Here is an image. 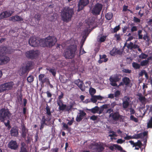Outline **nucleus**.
I'll list each match as a JSON object with an SVG mask.
<instances>
[{
  "instance_id": "36",
  "label": "nucleus",
  "mask_w": 152,
  "mask_h": 152,
  "mask_svg": "<svg viewBox=\"0 0 152 152\" xmlns=\"http://www.w3.org/2000/svg\"><path fill=\"white\" fill-rule=\"evenodd\" d=\"M117 50V49L116 48H113V49L110 51V55L113 56H115Z\"/></svg>"
},
{
  "instance_id": "31",
  "label": "nucleus",
  "mask_w": 152,
  "mask_h": 152,
  "mask_svg": "<svg viewBox=\"0 0 152 152\" xmlns=\"http://www.w3.org/2000/svg\"><path fill=\"white\" fill-rule=\"evenodd\" d=\"M134 24L133 23H132L130 24V26H131V32L132 33H133L134 32L136 31H137L138 28L137 26H133L134 25Z\"/></svg>"
},
{
  "instance_id": "19",
  "label": "nucleus",
  "mask_w": 152,
  "mask_h": 152,
  "mask_svg": "<svg viewBox=\"0 0 152 152\" xmlns=\"http://www.w3.org/2000/svg\"><path fill=\"white\" fill-rule=\"evenodd\" d=\"M13 12H10V11H5L0 14V20L11 16Z\"/></svg>"
},
{
  "instance_id": "5",
  "label": "nucleus",
  "mask_w": 152,
  "mask_h": 152,
  "mask_svg": "<svg viewBox=\"0 0 152 152\" xmlns=\"http://www.w3.org/2000/svg\"><path fill=\"white\" fill-rule=\"evenodd\" d=\"M39 53V51L38 50H31L26 52L25 55L27 58L33 60L38 57Z\"/></svg>"
},
{
  "instance_id": "7",
  "label": "nucleus",
  "mask_w": 152,
  "mask_h": 152,
  "mask_svg": "<svg viewBox=\"0 0 152 152\" xmlns=\"http://www.w3.org/2000/svg\"><path fill=\"white\" fill-rule=\"evenodd\" d=\"M103 8V5L99 3L93 6L91 8V12L94 15H99Z\"/></svg>"
},
{
  "instance_id": "42",
  "label": "nucleus",
  "mask_w": 152,
  "mask_h": 152,
  "mask_svg": "<svg viewBox=\"0 0 152 152\" xmlns=\"http://www.w3.org/2000/svg\"><path fill=\"white\" fill-rule=\"evenodd\" d=\"M109 133H112V134H109L108 136L110 137H117L118 136L117 134H116V132L113 131H110L109 132Z\"/></svg>"
},
{
  "instance_id": "11",
  "label": "nucleus",
  "mask_w": 152,
  "mask_h": 152,
  "mask_svg": "<svg viewBox=\"0 0 152 152\" xmlns=\"http://www.w3.org/2000/svg\"><path fill=\"white\" fill-rule=\"evenodd\" d=\"M39 39L35 37H30L28 41L29 45L34 47L39 46Z\"/></svg>"
},
{
  "instance_id": "55",
  "label": "nucleus",
  "mask_w": 152,
  "mask_h": 152,
  "mask_svg": "<svg viewBox=\"0 0 152 152\" xmlns=\"http://www.w3.org/2000/svg\"><path fill=\"white\" fill-rule=\"evenodd\" d=\"M124 140H123L121 139H119L117 140L116 142L117 143L121 144L125 142Z\"/></svg>"
},
{
  "instance_id": "50",
  "label": "nucleus",
  "mask_w": 152,
  "mask_h": 152,
  "mask_svg": "<svg viewBox=\"0 0 152 152\" xmlns=\"http://www.w3.org/2000/svg\"><path fill=\"white\" fill-rule=\"evenodd\" d=\"M121 94V92L120 91L117 90L116 91H115L114 93V96L115 97H119V95Z\"/></svg>"
},
{
  "instance_id": "27",
  "label": "nucleus",
  "mask_w": 152,
  "mask_h": 152,
  "mask_svg": "<svg viewBox=\"0 0 152 152\" xmlns=\"http://www.w3.org/2000/svg\"><path fill=\"white\" fill-rule=\"evenodd\" d=\"M27 132L28 130L26 129L25 126H23L22 130V136L23 138L26 139Z\"/></svg>"
},
{
  "instance_id": "53",
  "label": "nucleus",
  "mask_w": 152,
  "mask_h": 152,
  "mask_svg": "<svg viewBox=\"0 0 152 152\" xmlns=\"http://www.w3.org/2000/svg\"><path fill=\"white\" fill-rule=\"evenodd\" d=\"M133 21L136 23H139L140 22V19L136 17H134L133 18Z\"/></svg>"
},
{
  "instance_id": "9",
  "label": "nucleus",
  "mask_w": 152,
  "mask_h": 152,
  "mask_svg": "<svg viewBox=\"0 0 152 152\" xmlns=\"http://www.w3.org/2000/svg\"><path fill=\"white\" fill-rule=\"evenodd\" d=\"M121 76L119 74H116L111 76L109 78L110 82V84L114 87H116L118 88V86L116 83L119 82L121 80Z\"/></svg>"
},
{
  "instance_id": "63",
  "label": "nucleus",
  "mask_w": 152,
  "mask_h": 152,
  "mask_svg": "<svg viewBox=\"0 0 152 152\" xmlns=\"http://www.w3.org/2000/svg\"><path fill=\"white\" fill-rule=\"evenodd\" d=\"M128 6H126L125 5H124L123 7V12H126L127 11L128 9Z\"/></svg>"
},
{
  "instance_id": "26",
  "label": "nucleus",
  "mask_w": 152,
  "mask_h": 152,
  "mask_svg": "<svg viewBox=\"0 0 152 152\" xmlns=\"http://www.w3.org/2000/svg\"><path fill=\"white\" fill-rule=\"evenodd\" d=\"M129 142L130 143L131 145H133V147L137 146L139 147H141L142 145L141 141L139 140H138L137 142L135 143L134 142V141L132 140L130 141Z\"/></svg>"
},
{
  "instance_id": "15",
  "label": "nucleus",
  "mask_w": 152,
  "mask_h": 152,
  "mask_svg": "<svg viewBox=\"0 0 152 152\" xmlns=\"http://www.w3.org/2000/svg\"><path fill=\"white\" fill-rule=\"evenodd\" d=\"M123 108L125 109L129 107L130 102V98L128 96H125L122 99Z\"/></svg>"
},
{
  "instance_id": "18",
  "label": "nucleus",
  "mask_w": 152,
  "mask_h": 152,
  "mask_svg": "<svg viewBox=\"0 0 152 152\" xmlns=\"http://www.w3.org/2000/svg\"><path fill=\"white\" fill-rule=\"evenodd\" d=\"M33 66V62L32 61H28L26 64L25 67L23 68L22 72L23 73H26L32 68Z\"/></svg>"
},
{
  "instance_id": "60",
  "label": "nucleus",
  "mask_w": 152,
  "mask_h": 152,
  "mask_svg": "<svg viewBox=\"0 0 152 152\" xmlns=\"http://www.w3.org/2000/svg\"><path fill=\"white\" fill-rule=\"evenodd\" d=\"M97 117L95 115H93L90 117V119L93 121H94L96 120L97 119Z\"/></svg>"
},
{
  "instance_id": "57",
  "label": "nucleus",
  "mask_w": 152,
  "mask_h": 152,
  "mask_svg": "<svg viewBox=\"0 0 152 152\" xmlns=\"http://www.w3.org/2000/svg\"><path fill=\"white\" fill-rule=\"evenodd\" d=\"M27 144L30 143L31 142L30 137L29 136H28L25 140Z\"/></svg>"
},
{
  "instance_id": "6",
  "label": "nucleus",
  "mask_w": 152,
  "mask_h": 152,
  "mask_svg": "<svg viewBox=\"0 0 152 152\" xmlns=\"http://www.w3.org/2000/svg\"><path fill=\"white\" fill-rule=\"evenodd\" d=\"M89 148L93 152H102L104 149L103 145L99 144L97 142L91 143Z\"/></svg>"
},
{
  "instance_id": "4",
  "label": "nucleus",
  "mask_w": 152,
  "mask_h": 152,
  "mask_svg": "<svg viewBox=\"0 0 152 152\" xmlns=\"http://www.w3.org/2000/svg\"><path fill=\"white\" fill-rule=\"evenodd\" d=\"M11 114L7 108H3L0 110V120L1 122L4 123L6 126L10 125V119Z\"/></svg>"
},
{
  "instance_id": "43",
  "label": "nucleus",
  "mask_w": 152,
  "mask_h": 152,
  "mask_svg": "<svg viewBox=\"0 0 152 152\" xmlns=\"http://www.w3.org/2000/svg\"><path fill=\"white\" fill-rule=\"evenodd\" d=\"M89 93L92 96L96 93V90L94 88H91L89 89Z\"/></svg>"
},
{
  "instance_id": "35",
  "label": "nucleus",
  "mask_w": 152,
  "mask_h": 152,
  "mask_svg": "<svg viewBox=\"0 0 152 152\" xmlns=\"http://www.w3.org/2000/svg\"><path fill=\"white\" fill-rule=\"evenodd\" d=\"M114 146L115 149H117L118 151H120L121 152L123 151V149L120 145L118 144H114Z\"/></svg>"
},
{
  "instance_id": "46",
  "label": "nucleus",
  "mask_w": 152,
  "mask_h": 152,
  "mask_svg": "<svg viewBox=\"0 0 152 152\" xmlns=\"http://www.w3.org/2000/svg\"><path fill=\"white\" fill-rule=\"evenodd\" d=\"M133 43L131 42L127 44L126 47L128 49H133Z\"/></svg>"
},
{
  "instance_id": "34",
  "label": "nucleus",
  "mask_w": 152,
  "mask_h": 152,
  "mask_svg": "<svg viewBox=\"0 0 152 152\" xmlns=\"http://www.w3.org/2000/svg\"><path fill=\"white\" fill-rule=\"evenodd\" d=\"M89 110L91 111V112L93 113H95L99 111V108L98 106H96L94 108H92L91 109H90Z\"/></svg>"
},
{
  "instance_id": "59",
  "label": "nucleus",
  "mask_w": 152,
  "mask_h": 152,
  "mask_svg": "<svg viewBox=\"0 0 152 152\" xmlns=\"http://www.w3.org/2000/svg\"><path fill=\"white\" fill-rule=\"evenodd\" d=\"M120 29V26H115L114 28L113 31L114 33L117 32Z\"/></svg>"
},
{
  "instance_id": "54",
  "label": "nucleus",
  "mask_w": 152,
  "mask_h": 152,
  "mask_svg": "<svg viewBox=\"0 0 152 152\" xmlns=\"http://www.w3.org/2000/svg\"><path fill=\"white\" fill-rule=\"evenodd\" d=\"M106 39V37L103 36L100 38L99 41L101 42H103L105 41Z\"/></svg>"
},
{
  "instance_id": "25",
  "label": "nucleus",
  "mask_w": 152,
  "mask_h": 152,
  "mask_svg": "<svg viewBox=\"0 0 152 152\" xmlns=\"http://www.w3.org/2000/svg\"><path fill=\"white\" fill-rule=\"evenodd\" d=\"M100 59L98 61V63L101 64L102 62H106L107 61L108 58H107V56L105 54L102 55H99Z\"/></svg>"
},
{
  "instance_id": "61",
  "label": "nucleus",
  "mask_w": 152,
  "mask_h": 152,
  "mask_svg": "<svg viewBox=\"0 0 152 152\" xmlns=\"http://www.w3.org/2000/svg\"><path fill=\"white\" fill-rule=\"evenodd\" d=\"M124 139L126 140H129L132 139H133L132 136H129L127 135L124 137Z\"/></svg>"
},
{
  "instance_id": "28",
  "label": "nucleus",
  "mask_w": 152,
  "mask_h": 152,
  "mask_svg": "<svg viewBox=\"0 0 152 152\" xmlns=\"http://www.w3.org/2000/svg\"><path fill=\"white\" fill-rule=\"evenodd\" d=\"M7 48L5 46H0V55H2L4 53H7L6 50Z\"/></svg>"
},
{
  "instance_id": "62",
  "label": "nucleus",
  "mask_w": 152,
  "mask_h": 152,
  "mask_svg": "<svg viewBox=\"0 0 152 152\" xmlns=\"http://www.w3.org/2000/svg\"><path fill=\"white\" fill-rule=\"evenodd\" d=\"M49 81V79L47 77H45L44 78L42 81L41 82V83L43 84L44 83H45L46 82Z\"/></svg>"
},
{
  "instance_id": "3",
  "label": "nucleus",
  "mask_w": 152,
  "mask_h": 152,
  "mask_svg": "<svg viewBox=\"0 0 152 152\" xmlns=\"http://www.w3.org/2000/svg\"><path fill=\"white\" fill-rule=\"evenodd\" d=\"M74 15V9L69 7H64L61 10V14L62 20L66 22L70 21Z\"/></svg>"
},
{
  "instance_id": "41",
  "label": "nucleus",
  "mask_w": 152,
  "mask_h": 152,
  "mask_svg": "<svg viewBox=\"0 0 152 152\" xmlns=\"http://www.w3.org/2000/svg\"><path fill=\"white\" fill-rule=\"evenodd\" d=\"M149 61L146 60H143L140 62V65L142 66H144L148 64Z\"/></svg>"
},
{
  "instance_id": "1",
  "label": "nucleus",
  "mask_w": 152,
  "mask_h": 152,
  "mask_svg": "<svg viewBox=\"0 0 152 152\" xmlns=\"http://www.w3.org/2000/svg\"><path fill=\"white\" fill-rule=\"evenodd\" d=\"M46 112L45 115H42L40 119V129H43L45 126H48L50 121L52 117V112L50 108L47 104L45 108Z\"/></svg>"
},
{
  "instance_id": "56",
  "label": "nucleus",
  "mask_w": 152,
  "mask_h": 152,
  "mask_svg": "<svg viewBox=\"0 0 152 152\" xmlns=\"http://www.w3.org/2000/svg\"><path fill=\"white\" fill-rule=\"evenodd\" d=\"M146 71L145 70H142L139 73V76L140 77H142L144 75V73H145Z\"/></svg>"
},
{
  "instance_id": "13",
  "label": "nucleus",
  "mask_w": 152,
  "mask_h": 152,
  "mask_svg": "<svg viewBox=\"0 0 152 152\" xmlns=\"http://www.w3.org/2000/svg\"><path fill=\"white\" fill-rule=\"evenodd\" d=\"M89 2V0H80L78 4L77 11L82 10L84 7L87 5Z\"/></svg>"
},
{
  "instance_id": "32",
  "label": "nucleus",
  "mask_w": 152,
  "mask_h": 152,
  "mask_svg": "<svg viewBox=\"0 0 152 152\" xmlns=\"http://www.w3.org/2000/svg\"><path fill=\"white\" fill-rule=\"evenodd\" d=\"M46 69L51 73L53 76H55L56 74V72L55 69L47 68H46Z\"/></svg>"
},
{
  "instance_id": "17",
  "label": "nucleus",
  "mask_w": 152,
  "mask_h": 152,
  "mask_svg": "<svg viewBox=\"0 0 152 152\" xmlns=\"http://www.w3.org/2000/svg\"><path fill=\"white\" fill-rule=\"evenodd\" d=\"M76 118V121L77 122L81 121L86 115V113L83 110H80Z\"/></svg>"
},
{
  "instance_id": "45",
  "label": "nucleus",
  "mask_w": 152,
  "mask_h": 152,
  "mask_svg": "<svg viewBox=\"0 0 152 152\" xmlns=\"http://www.w3.org/2000/svg\"><path fill=\"white\" fill-rule=\"evenodd\" d=\"M34 77L32 75L29 76L27 78V80L29 83H31L34 80Z\"/></svg>"
},
{
  "instance_id": "22",
  "label": "nucleus",
  "mask_w": 152,
  "mask_h": 152,
  "mask_svg": "<svg viewBox=\"0 0 152 152\" xmlns=\"http://www.w3.org/2000/svg\"><path fill=\"white\" fill-rule=\"evenodd\" d=\"M39 46L45 47H48L47 41L46 38L45 39H42L39 40Z\"/></svg>"
},
{
  "instance_id": "51",
  "label": "nucleus",
  "mask_w": 152,
  "mask_h": 152,
  "mask_svg": "<svg viewBox=\"0 0 152 152\" xmlns=\"http://www.w3.org/2000/svg\"><path fill=\"white\" fill-rule=\"evenodd\" d=\"M45 76V75L44 74H41L39 75L38 76V79L39 81L41 82L44 78Z\"/></svg>"
},
{
  "instance_id": "12",
  "label": "nucleus",
  "mask_w": 152,
  "mask_h": 152,
  "mask_svg": "<svg viewBox=\"0 0 152 152\" xmlns=\"http://www.w3.org/2000/svg\"><path fill=\"white\" fill-rule=\"evenodd\" d=\"M47 41L48 47H52L57 42V39L54 36H49L46 37Z\"/></svg>"
},
{
  "instance_id": "14",
  "label": "nucleus",
  "mask_w": 152,
  "mask_h": 152,
  "mask_svg": "<svg viewBox=\"0 0 152 152\" xmlns=\"http://www.w3.org/2000/svg\"><path fill=\"white\" fill-rule=\"evenodd\" d=\"M131 80L129 78L127 77H124L122 79V81L120 82L118 86V88L121 86H128L130 84Z\"/></svg>"
},
{
  "instance_id": "29",
  "label": "nucleus",
  "mask_w": 152,
  "mask_h": 152,
  "mask_svg": "<svg viewBox=\"0 0 152 152\" xmlns=\"http://www.w3.org/2000/svg\"><path fill=\"white\" fill-rule=\"evenodd\" d=\"M138 99L141 102L142 104H145L146 99L143 96L141 95L139 96Z\"/></svg>"
},
{
  "instance_id": "48",
  "label": "nucleus",
  "mask_w": 152,
  "mask_h": 152,
  "mask_svg": "<svg viewBox=\"0 0 152 152\" xmlns=\"http://www.w3.org/2000/svg\"><path fill=\"white\" fill-rule=\"evenodd\" d=\"M115 37L116 38L117 41H120L121 39V36L119 34H116L114 35Z\"/></svg>"
},
{
  "instance_id": "16",
  "label": "nucleus",
  "mask_w": 152,
  "mask_h": 152,
  "mask_svg": "<svg viewBox=\"0 0 152 152\" xmlns=\"http://www.w3.org/2000/svg\"><path fill=\"white\" fill-rule=\"evenodd\" d=\"M7 146L9 148L16 150L18 148V145L16 141L11 140L8 143Z\"/></svg>"
},
{
  "instance_id": "21",
  "label": "nucleus",
  "mask_w": 152,
  "mask_h": 152,
  "mask_svg": "<svg viewBox=\"0 0 152 152\" xmlns=\"http://www.w3.org/2000/svg\"><path fill=\"white\" fill-rule=\"evenodd\" d=\"M74 83L76 85L83 91H85V88L83 87V81H81L80 79L75 80L74 81Z\"/></svg>"
},
{
  "instance_id": "39",
  "label": "nucleus",
  "mask_w": 152,
  "mask_h": 152,
  "mask_svg": "<svg viewBox=\"0 0 152 152\" xmlns=\"http://www.w3.org/2000/svg\"><path fill=\"white\" fill-rule=\"evenodd\" d=\"M147 127L148 128H152V116L151 117L150 120L147 123Z\"/></svg>"
},
{
  "instance_id": "20",
  "label": "nucleus",
  "mask_w": 152,
  "mask_h": 152,
  "mask_svg": "<svg viewBox=\"0 0 152 152\" xmlns=\"http://www.w3.org/2000/svg\"><path fill=\"white\" fill-rule=\"evenodd\" d=\"M1 65L8 63L10 61L9 57L4 55H0Z\"/></svg>"
},
{
  "instance_id": "30",
  "label": "nucleus",
  "mask_w": 152,
  "mask_h": 152,
  "mask_svg": "<svg viewBox=\"0 0 152 152\" xmlns=\"http://www.w3.org/2000/svg\"><path fill=\"white\" fill-rule=\"evenodd\" d=\"M132 67L135 69H140L141 66L140 64H139L135 62H133L132 64Z\"/></svg>"
},
{
  "instance_id": "8",
  "label": "nucleus",
  "mask_w": 152,
  "mask_h": 152,
  "mask_svg": "<svg viewBox=\"0 0 152 152\" xmlns=\"http://www.w3.org/2000/svg\"><path fill=\"white\" fill-rule=\"evenodd\" d=\"M14 83L12 81L6 82L0 85V93L12 90V89Z\"/></svg>"
},
{
  "instance_id": "49",
  "label": "nucleus",
  "mask_w": 152,
  "mask_h": 152,
  "mask_svg": "<svg viewBox=\"0 0 152 152\" xmlns=\"http://www.w3.org/2000/svg\"><path fill=\"white\" fill-rule=\"evenodd\" d=\"M122 71L123 72L127 74H130L131 72V70L126 69H123Z\"/></svg>"
},
{
  "instance_id": "10",
  "label": "nucleus",
  "mask_w": 152,
  "mask_h": 152,
  "mask_svg": "<svg viewBox=\"0 0 152 152\" xmlns=\"http://www.w3.org/2000/svg\"><path fill=\"white\" fill-rule=\"evenodd\" d=\"M109 117L114 121H121L123 118V116L121 115L118 112H116L110 113L109 115Z\"/></svg>"
},
{
  "instance_id": "2",
  "label": "nucleus",
  "mask_w": 152,
  "mask_h": 152,
  "mask_svg": "<svg viewBox=\"0 0 152 152\" xmlns=\"http://www.w3.org/2000/svg\"><path fill=\"white\" fill-rule=\"evenodd\" d=\"M77 46L75 44L70 45L64 50L63 55L66 59H73L77 53Z\"/></svg>"
},
{
  "instance_id": "38",
  "label": "nucleus",
  "mask_w": 152,
  "mask_h": 152,
  "mask_svg": "<svg viewBox=\"0 0 152 152\" xmlns=\"http://www.w3.org/2000/svg\"><path fill=\"white\" fill-rule=\"evenodd\" d=\"M73 106L74 104L72 103L69 106H66V110L68 112L71 111Z\"/></svg>"
},
{
  "instance_id": "24",
  "label": "nucleus",
  "mask_w": 152,
  "mask_h": 152,
  "mask_svg": "<svg viewBox=\"0 0 152 152\" xmlns=\"http://www.w3.org/2000/svg\"><path fill=\"white\" fill-rule=\"evenodd\" d=\"M10 134L12 136L17 137L18 134V129L16 127H12L10 131Z\"/></svg>"
},
{
  "instance_id": "64",
  "label": "nucleus",
  "mask_w": 152,
  "mask_h": 152,
  "mask_svg": "<svg viewBox=\"0 0 152 152\" xmlns=\"http://www.w3.org/2000/svg\"><path fill=\"white\" fill-rule=\"evenodd\" d=\"M47 94V96L48 98H51L52 96V94L48 91L46 92Z\"/></svg>"
},
{
  "instance_id": "58",
  "label": "nucleus",
  "mask_w": 152,
  "mask_h": 152,
  "mask_svg": "<svg viewBox=\"0 0 152 152\" xmlns=\"http://www.w3.org/2000/svg\"><path fill=\"white\" fill-rule=\"evenodd\" d=\"M57 102L58 105V106H59L63 104V101L62 100L58 99L57 100Z\"/></svg>"
},
{
  "instance_id": "37",
  "label": "nucleus",
  "mask_w": 152,
  "mask_h": 152,
  "mask_svg": "<svg viewBox=\"0 0 152 152\" xmlns=\"http://www.w3.org/2000/svg\"><path fill=\"white\" fill-rule=\"evenodd\" d=\"M148 56V55L144 53H142L141 54L139 55V58L141 59H145Z\"/></svg>"
},
{
  "instance_id": "23",
  "label": "nucleus",
  "mask_w": 152,
  "mask_h": 152,
  "mask_svg": "<svg viewBox=\"0 0 152 152\" xmlns=\"http://www.w3.org/2000/svg\"><path fill=\"white\" fill-rule=\"evenodd\" d=\"M10 20L13 22L21 21H23V18L18 15H15L10 18Z\"/></svg>"
},
{
  "instance_id": "47",
  "label": "nucleus",
  "mask_w": 152,
  "mask_h": 152,
  "mask_svg": "<svg viewBox=\"0 0 152 152\" xmlns=\"http://www.w3.org/2000/svg\"><path fill=\"white\" fill-rule=\"evenodd\" d=\"M91 102L94 103H95L96 102L97 100L95 95H92L91 98Z\"/></svg>"
},
{
  "instance_id": "33",
  "label": "nucleus",
  "mask_w": 152,
  "mask_h": 152,
  "mask_svg": "<svg viewBox=\"0 0 152 152\" xmlns=\"http://www.w3.org/2000/svg\"><path fill=\"white\" fill-rule=\"evenodd\" d=\"M105 16L107 19L110 20L112 18L113 15L112 13L110 12L106 14Z\"/></svg>"
},
{
  "instance_id": "44",
  "label": "nucleus",
  "mask_w": 152,
  "mask_h": 152,
  "mask_svg": "<svg viewBox=\"0 0 152 152\" xmlns=\"http://www.w3.org/2000/svg\"><path fill=\"white\" fill-rule=\"evenodd\" d=\"M130 120L135 122H137L138 121V119L132 115H131L130 116Z\"/></svg>"
},
{
  "instance_id": "52",
  "label": "nucleus",
  "mask_w": 152,
  "mask_h": 152,
  "mask_svg": "<svg viewBox=\"0 0 152 152\" xmlns=\"http://www.w3.org/2000/svg\"><path fill=\"white\" fill-rule=\"evenodd\" d=\"M62 124L63 125V129L64 130L68 129L69 127L67 124L64 122H63Z\"/></svg>"
},
{
  "instance_id": "40",
  "label": "nucleus",
  "mask_w": 152,
  "mask_h": 152,
  "mask_svg": "<svg viewBox=\"0 0 152 152\" xmlns=\"http://www.w3.org/2000/svg\"><path fill=\"white\" fill-rule=\"evenodd\" d=\"M66 105L63 104L59 106L58 109L60 110L63 111L66 109Z\"/></svg>"
}]
</instances>
